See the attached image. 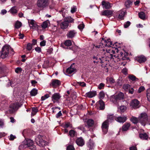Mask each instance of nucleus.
I'll return each mask as SVG.
<instances>
[{
  "instance_id": "1",
  "label": "nucleus",
  "mask_w": 150,
  "mask_h": 150,
  "mask_svg": "<svg viewBox=\"0 0 150 150\" xmlns=\"http://www.w3.org/2000/svg\"><path fill=\"white\" fill-rule=\"evenodd\" d=\"M147 115L145 112L142 113L139 117V120L136 117H132L131 119V121L134 124H137L138 122L141 123L142 125L144 126L147 121Z\"/></svg>"
},
{
  "instance_id": "2",
  "label": "nucleus",
  "mask_w": 150,
  "mask_h": 150,
  "mask_svg": "<svg viewBox=\"0 0 150 150\" xmlns=\"http://www.w3.org/2000/svg\"><path fill=\"white\" fill-rule=\"evenodd\" d=\"M28 147L31 150H35L36 146L33 144V141L29 139L25 138V140L19 146L20 149Z\"/></svg>"
},
{
  "instance_id": "3",
  "label": "nucleus",
  "mask_w": 150,
  "mask_h": 150,
  "mask_svg": "<svg viewBox=\"0 0 150 150\" xmlns=\"http://www.w3.org/2000/svg\"><path fill=\"white\" fill-rule=\"evenodd\" d=\"M9 50H10L9 52H11L12 55H13L14 54V51L13 49L11 48L9 49V46L8 45H5L3 47L0 52L1 58L2 59H4L7 57Z\"/></svg>"
},
{
  "instance_id": "4",
  "label": "nucleus",
  "mask_w": 150,
  "mask_h": 150,
  "mask_svg": "<svg viewBox=\"0 0 150 150\" xmlns=\"http://www.w3.org/2000/svg\"><path fill=\"white\" fill-rule=\"evenodd\" d=\"M124 97V94L122 92H120L117 95L112 96L110 100L113 103H115L118 102L119 101L123 100Z\"/></svg>"
},
{
  "instance_id": "5",
  "label": "nucleus",
  "mask_w": 150,
  "mask_h": 150,
  "mask_svg": "<svg viewBox=\"0 0 150 150\" xmlns=\"http://www.w3.org/2000/svg\"><path fill=\"white\" fill-rule=\"evenodd\" d=\"M37 4L38 7L44 9L48 6L49 1V0H38Z\"/></svg>"
},
{
  "instance_id": "6",
  "label": "nucleus",
  "mask_w": 150,
  "mask_h": 150,
  "mask_svg": "<svg viewBox=\"0 0 150 150\" xmlns=\"http://www.w3.org/2000/svg\"><path fill=\"white\" fill-rule=\"evenodd\" d=\"M35 141L37 144L40 146L44 147L46 144V142L42 139L40 135L38 136L35 139Z\"/></svg>"
},
{
  "instance_id": "7",
  "label": "nucleus",
  "mask_w": 150,
  "mask_h": 150,
  "mask_svg": "<svg viewBox=\"0 0 150 150\" xmlns=\"http://www.w3.org/2000/svg\"><path fill=\"white\" fill-rule=\"evenodd\" d=\"M31 29L35 30H38L40 26L38 25L35 21L33 20H31L28 21Z\"/></svg>"
},
{
  "instance_id": "8",
  "label": "nucleus",
  "mask_w": 150,
  "mask_h": 150,
  "mask_svg": "<svg viewBox=\"0 0 150 150\" xmlns=\"http://www.w3.org/2000/svg\"><path fill=\"white\" fill-rule=\"evenodd\" d=\"M109 123L108 120H106L102 123L101 126V128L103 134H106L108 132Z\"/></svg>"
},
{
  "instance_id": "9",
  "label": "nucleus",
  "mask_w": 150,
  "mask_h": 150,
  "mask_svg": "<svg viewBox=\"0 0 150 150\" xmlns=\"http://www.w3.org/2000/svg\"><path fill=\"white\" fill-rule=\"evenodd\" d=\"M22 105V104L19 102L12 103L10 106V108L12 110H10V111L13 112L15 110H17Z\"/></svg>"
},
{
  "instance_id": "10",
  "label": "nucleus",
  "mask_w": 150,
  "mask_h": 150,
  "mask_svg": "<svg viewBox=\"0 0 150 150\" xmlns=\"http://www.w3.org/2000/svg\"><path fill=\"white\" fill-rule=\"evenodd\" d=\"M115 53V51L113 50H107L106 53L105 52H104L103 54H106L105 56H106V57L111 59L113 57V55L112 54H114Z\"/></svg>"
},
{
  "instance_id": "11",
  "label": "nucleus",
  "mask_w": 150,
  "mask_h": 150,
  "mask_svg": "<svg viewBox=\"0 0 150 150\" xmlns=\"http://www.w3.org/2000/svg\"><path fill=\"white\" fill-rule=\"evenodd\" d=\"M103 8L105 9H109L112 7V5L109 2L105 1H103L102 2Z\"/></svg>"
},
{
  "instance_id": "12",
  "label": "nucleus",
  "mask_w": 150,
  "mask_h": 150,
  "mask_svg": "<svg viewBox=\"0 0 150 150\" xmlns=\"http://www.w3.org/2000/svg\"><path fill=\"white\" fill-rule=\"evenodd\" d=\"M51 81L50 85H52L53 88H56L60 86L61 84L60 81L58 79H52Z\"/></svg>"
},
{
  "instance_id": "13",
  "label": "nucleus",
  "mask_w": 150,
  "mask_h": 150,
  "mask_svg": "<svg viewBox=\"0 0 150 150\" xmlns=\"http://www.w3.org/2000/svg\"><path fill=\"white\" fill-rule=\"evenodd\" d=\"M77 32L74 30H71L68 31L66 35L68 38L69 39H72L75 36Z\"/></svg>"
},
{
  "instance_id": "14",
  "label": "nucleus",
  "mask_w": 150,
  "mask_h": 150,
  "mask_svg": "<svg viewBox=\"0 0 150 150\" xmlns=\"http://www.w3.org/2000/svg\"><path fill=\"white\" fill-rule=\"evenodd\" d=\"M139 102L136 99L132 100L130 103V106L134 108H138Z\"/></svg>"
},
{
  "instance_id": "15",
  "label": "nucleus",
  "mask_w": 150,
  "mask_h": 150,
  "mask_svg": "<svg viewBox=\"0 0 150 150\" xmlns=\"http://www.w3.org/2000/svg\"><path fill=\"white\" fill-rule=\"evenodd\" d=\"M105 46L108 47H111V46H114V45H115L117 47H118L117 45V42H115L114 43V44H113L112 43V42L110 41V40L107 39L106 40H105Z\"/></svg>"
},
{
  "instance_id": "16",
  "label": "nucleus",
  "mask_w": 150,
  "mask_h": 150,
  "mask_svg": "<svg viewBox=\"0 0 150 150\" xmlns=\"http://www.w3.org/2000/svg\"><path fill=\"white\" fill-rule=\"evenodd\" d=\"M112 14V11L110 10H106L101 12V15L110 17Z\"/></svg>"
},
{
  "instance_id": "17",
  "label": "nucleus",
  "mask_w": 150,
  "mask_h": 150,
  "mask_svg": "<svg viewBox=\"0 0 150 150\" xmlns=\"http://www.w3.org/2000/svg\"><path fill=\"white\" fill-rule=\"evenodd\" d=\"M115 119L118 122L123 123L126 121L127 119V117L125 116H119L118 117H115Z\"/></svg>"
},
{
  "instance_id": "18",
  "label": "nucleus",
  "mask_w": 150,
  "mask_h": 150,
  "mask_svg": "<svg viewBox=\"0 0 150 150\" xmlns=\"http://www.w3.org/2000/svg\"><path fill=\"white\" fill-rule=\"evenodd\" d=\"M135 59L140 63H144L146 60V58L143 55L137 57Z\"/></svg>"
},
{
  "instance_id": "19",
  "label": "nucleus",
  "mask_w": 150,
  "mask_h": 150,
  "mask_svg": "<svg viewBox=\"0 0 150 150\" xmlns=\"http://www.w3.org/2000/svg\"><path fill=\"white\" fill-rule=\"evenodd\" d=\"M96 105L97 106L100 105L99 108L100 110H104L105 108V105L104 102L102 100H100L97 102Z\"/></svg>"
},
{
  "instance_id": "20",
  "label": "nucleus",
  "mask_w": 150,
  "mask_h": 150,
  "mask_svg": "<svg viewBox=\"0 0 150 150\" xmlns=\"http://www.w3.org/2000/svg\"><path fill=\"white\" fill-rule=\"evenodd\" d=\"M97 94V92L96 91H91L86 94V97L89 98H92L95 96Z\"/></svg>"
},
{
  "instance_id": "21",
  "label": "nucleus",
  "mask_w": 150,
  "mask_h": 150,
  "mask_svg": "<svg viewBox=\"0 0 150 150\" xmlns=\"http://www.w3.org/2000/svg\"><path fill=\"white\" fill-rule=\"evenodd\" d=\"M76 142L77 144L79 146H82L84 144V141L82 137L78 138Z\"/></svg>"
},
{
  "instance_id": "22",
  "label": "nucleus",
  "mask_w": 150,
  "mask_h": 150,
  "mask_svg": "<svg viewBox=\"0 0 150 150\" xmlns=\"http://www.w3.org/2000/svg\"><path fill=\"white\" fill-rule=\"evenodd\" d=\"M72 43L70 40H67L65 41L64 43H62L61 44V47L64 48H66L65 46H70L71 45Z\"/></svg>"
},
{
  "instance_id": "23",
  "label": "nucleus",
  "mask_w": 150,
  "mask_h": 150,
  "mask_svg": "<svg viewBox=\"0 0 150 150\" xmlns=\"http://www.w3.org/2000/svg\"><path fill=\"white\" fill-rule=\"evenodd\" d=\"M74 63L72 64L67 69L66 72L67 74H71L76 70L75 68L72 67L73 65H74Z\"/></svg>"
},
{
  "instance_id": "24",
  "label": "nucleus",
  "mask_w": 150,
  "mask_h": 150,
  "mask_svg": "<svg viewBox=\"0 0 150 150\" xmlns=\"http://www.w3.org/2000/svg\"><path fill=\"white\" fill-rule=\"evenodd\" d=\"M69 25V23L64 20V21L62 22L60 24V28L62 29H65L68 27Z\"/></svg>"
},
{
  "instance_id": "25",
  "label": "nucleus",
  "mask_w": 150,
  "mask_h": 150,
  "mask_svg": "<svg viewBox=\"0 0 150 150\" xmlns=\"http://www.w3.org/2000/svg\"><path fill=\"white\" fill-rule=\"evenodd\" d=\"M61 97V96L60 95L59 93H54L52 96V100H58Z\"/></svg>"
},
{
  "instance_id": "26",
  "label": "nucleus",
  "mask_w": 150,
  "mask_h": 150,
  "mask_svg": "<svg viewBox=\"0 0 150 150\" xmlns=\"http://www.w3.org/2000/svg\"><path fill=\"white\" fill-rule=\"evenodd\" d=\"M130 125L129 123H125L122 126V131H127L130 127Z\"/></svg>"
},
{
  "instance_id": "27",
  "label": "nucleus",
  "mask_w": 150,
  "mask_h": 150,
  "mask_svg": "<svg viewBox=\"0 0 150 150\" xmlns=\"http://www.w3.org/2000/svg\"><path fill=\"white\" fill-rule=\"evenodd\" d=\"M132 1L130 0H127L125 2V5L126 8H128L130 7L132 4Z\"/></svg>"
},
{
  "instance_id": "28",
  "label": "nucleus",
  "mask_w": 150,
  "mask_h": 150,
  "mask_svg": "<svg viewBox=\"0 0 150 150\" xmlns=\"http://www.w3.org/2000/svg\"><path fill=\"white\" fill-rule=\"evenodd\" d=\"M139 137L142 139H147L148 138V135L144 133H140L139 134Z\"/></svg>"
},
{
  "instance_id": "29",
  "label": "nucleus",
  "mask_w": 150,
  "mask_h": 150,
  "mask_svg": "<svg viewBox=\"0 0 150 150\" xmlns=\"http://www.w3.org/2000/svg\"><path fill=\"white\" fill-rule=\"evenodd\" d=\"M86 123L88 127H92L94 124V121L91 119H88L86 122Z\"/></svg>"
},
{
  "instance_id": "30",
  "label": "nucleus",
  "mask_w": 150,
  "mask_h": 150,
  "mask_svg": "<svg viewBox=\"0 0 150 150\" xmlns=\"http://www.w3.org/2000/svg\"><path fill=\"white\" fill-rule=\"evenodd\" d=\"M32 112H31V116H34L38 111V109L37 107H32Z\"/></svg>"
},
{
  "instance_id": "31",
  "label": "nucleus",
  "mask_w": 150,
  "mask_h": 150,
  "mask_svg": "<svg viewBox=\"0 0 150 150\" xmlns=\"http://www.w3.org/2000/svg\"><path fill=\"white\" fill-rule=\"evenodd\" d=\"M69 135L71 137H73L76 136V132L74 130H71L69 131Z\"/></svg>"
},
{
  "instance_id": "32",
  "label": "nucleus",
  "mask_w": 150,
  "mask_h": 150,
  "mask_svg": "<svg viewBox=\"0 0 150 150\" xmlns=\"http://www.w3.org/2000/svg\"><path fill=\"white\" fill-rule=\"evenodd\" d=\"M87 146L90 149H92L94 146V143L90 139L89 140V142L87 143Z\"/></svg>"
},
{
  "instance_id": "33",
  "label": "nucleus",
  "mask_w": 150,
  "mask_h": 150,
  "mask_svg": "<svg viewBox=\"0 0 150 150\" xmlns=\"http://www.w3.org/2000/svg\"><path fill=\"white\" fill-rule=\"evenodd\" d=\"M104 58V57L102 56L101 58H98L96 56H93V59L95 60V61H100V63L101 64H102L104 62L103 61V60L102 59V58Z\"/></svg>"
},
{
  "instance_id": "34",
  "label": "nucleus",
  "mask_w": 150,
  "mask_h": 150,
  "mask_svg": "<svg viewBox=\"0 0 150 150\" xmlns=\"http://www.w3.org/2000/svg\"><path fill=\"white\" fill-rule=\"evenodd\" d=\"M38 93V90L34 88L30 92V94L31 96H35Z\"/></svg>"
},
{
  "instance_id": "35",
  "label": "nucleus",
  "mask_w": 150,
  "mask_h": 150,
  "mask_svg": "<svg viewBox=\"0 0 150 150\" xmlns=\"http://www.w3.org/2000/svg\"><path fill=\"white\" fill-rule=\"evenodd\" d=\"M139 17L142 19L144 20L145 19L146 15L143 12H141L138 14Z\"/></svg>"
},
{
  "instance_id": "36",
  "label": "nucleus",
  "mask_w": 150,
  "mask_h": 150,
  "mask_svg": "<svg viewBox=\"0 0 150 150\" xmlns=\"http://www.w3.org/2000/svg\"><path fill=\"white\" fill-rule=\"evenodd\" d=\"M65 21L67 22V23H72L74 22V19L71 18V17H69L66 18H65L64 19Z\"/></svg>"
},
{
  "instance_id": "37",
  "label": "nucleus",
  "mask_w": 150,
  "mask_h": 150,
  "mask_svg": "<svg viewBox=\"0 0 150 150\" xmlns=\"http://www.w3.org/2000/svg\"><path fill=\"white\" fill-rule=\"evenodd\" d=\"M50 23L48 21H46L43 23L41 25L42 27L44 29L46 28L48 25V23Z\"/></svg>"
},
{
  "instance_id": "38",
  "label": "nucleus",
  "mask_w": 150,
  "mask_h": 150,
  "mask_svg": "<svg viewBox=\"0 0 150 150\" xmlns=\"http://www.w3.org/2000/svg\"><path fill=\"white\" fill-rule=\"evenodd\" d=\"M107 83H110L111 84L115 82V79L112 77H108L106 79Z\"/></svg>"
},
{
  "instance_id": "39",
  "label": "nucleus",
  "mask_w": 150,
  "mask_h": 150,
  "mask_svg": "<svg viewBox=\"0 0 150 150\" xmlns=\"http://www.w3.org/2000/svg\"><path fill=\"white\" fill-rule=\"evenodd\" d=\"M72 124L70 122H67L65 123L63 126V128H67L68 127L72 128Z\"/></svg>"
},
{
  "instance_id": "40",
  "label": "nucleus",
  "mask_w": 150,
  "mask_h": 150,
  "mask_svg": "<svg viewBox=\"0 0 150 150\" xmlns=\"http://www.w3.org/2000/svg\"><path fill=\"white\" fill-rule=\"evenodd\" d=\"M125 12L122 11H121V12L119 14L118 18L120 19H123L125 15Z\"/></svg>"
},
{
  "instance_id": "41",
  "label": "nucleus",
  "mask_w": 150,
  "mask_h": 150,
  "mask_svg": "<svg viewBox=\"0 0 150 150\" xmlns=\"http://www.w3.org/2000/svg\"><path fill=\"white\" fill-rule=\"evenodd\" d=\"M21 25L22 23L21 22L18 21H17L15 24V27L16 28L18 29L21 26Z\"/></svg>"
},
{
  "instance_id": "42",
  "label": "nucleus",
  "mask_w": 150,
  "mask_h": 150,
  "mask_svg": "<svg viewBox=\"0 0 150 150\" xmlns=\"http://www.w3.org/2000/svg\"><path fill=\"white\" fill-rule=\"evenodd\" d=\"M131 86L128 84H125L123 86V88L126 91H128V90L130 89L131 88Z\"/></svg>"
},
{
  "instance_id": "43",
  "label": "nucleus",
  "mask_w": 150,
  "mask_h": 150,
  "mask_svg": "<svg viewBox=\"0 0 150 150\" xmlns=\"http://www.w3.org/2000/svg\"><path fill=\"white\" fill-rule=\"evenodd\" d=\"M10 11L12 14H13L17 13V11L15 8V7H13L11 8Z\"/></svg>"
},
{
  "instance_id": "44",
  "label": "nucleus",
  "mask_w": 150,
  "mask_h": 150,
  "mask_svg": "<svg viewBox=\"0 0 150 150\" xmlns=\"http://www.w3.org/2000/svg\"><path fill=\"white\" fill-rule=\"evenodd\" d=\"M107 118V120H108L109 122H112L113 120L114 119H115L114 116L112 115H109L108 117Z\"/></svg>"
},
{
  "instance_id": "45",
  "label": "nucleus",
  "mask_w": 150,
  "mask_h": 150,
  "mask_svg": "<svg viewBox=\"0 0 150 150\" xmlns=\"http://www.w3.org/2000/svg\"><path fill=\"white\" fill-rule=\"evenodd\" d=\"M99 98L100 100L103 99L105 95L103 91H102L100 92L99 94Z\"/></svg>"
},
{
  "instance_id": "46",
  "label": "nucleus",
  "mask_w": 150,
  "mask_h": 150,
  "mask_svg": "<svg viewBox=\"0 0 150 150\" xmlns=\"http://www.w3.org/2000/svg\"><path fill=\"white\" fill-rule=\"evenodd\" d=\"M128 77L130 80L134 81L136 80V79H138L136 77L133 75H130L128 76Z\"/></svg>"
},
{
  "instance_id": "47",
  "label": "nucleus",
  "mask_w": 150,
  "mask_h": 150,
  "mask_svg": "<svg viewBox=\"0 0 150 150\" xmlns=\"http://www.w3.org/2000/svg\"><path fill=\"white\" fill-rule=\"evenodd\" d=\"M67 150H75V149L73 145H69L67 146Z\"/></svg>"
},
{
  "instance_id": "48",
  "label": "nucleus",
  "mask_w": 150,
  "mask_h": 150,
  "mask_svg": "<svg viewBox=\"0 0 150 150\" xmlns=\"http://www.w3.org/2000/svg\"><path fill=\"white\" fill-rule=\"evenodd\" d=\"M131 23L129 21H127L125 23L124 25V27L125 28H128L131 24Z\"/></svg>"
},
{
  "instance_id": "49",
  "label": "nucleus",
  "mask_w": 150,
  "mask_h": 150,
  "mask_svg": "<svg viewBox=\"0 0 150 150\" xmlns=\"http://www.w3.org/2000/svg\"><path fill=\"white\" fill-rule=\"evenodd\" d=\"M33 47V45L30 43H28L27 45V49L29 51Z\"/></svg>"
},
{
  "instance_id": "50",
  "label": "nucleus",
  "mask_w": 150,
  "mask_h": 150,
  "mask_svg": "<svg viewBox=\"0 0 150 150\" xmlns=\"http://www.w3.org/2000/svg\"><path fill=\"white\" fill-rule=\"evenodd\" d=\"M77 84L82 87H84L86 86V84L84 82H77Z\"/></svg>"
},
{
  "instance_id": "51",
  "label": "nucleus",
  "mask_w": 150,
  "mask_h": 150,
  "mask_svg": "<svg viewBox=\"0 0 150 150\" xmlns=\"http://www.w3.org/2000/svg\"><path fill=\"white\" fill-rule=\"evenodd\" d=\"M126 107L124 106H121L120 107L119 109L122 112H124L126 110Z\"/></svg>"
},
{
  "instance_id": "52",
  "label": "nucleus",
  "mask_w": 150,
  "mask_h": 150,
  "mask_svg": "<svg viewBox=\"0 0 150 150\" xmlns=\"http://www.w3.org/2000/svg\"><path fill=\"white\" fill-rule=\"evenodd\" d=\"M49 97V94H46L44 95V96H42L41 97V99L42 100H44L48 98Z\"/></svg>"
},
{
  "instance_id": "53",
  "label": "nucleus",
  "mask_w": 150,
  "mask_h": 150,
  "mask_svg": "<svg viewBox=\"0 0 150 150\" xmlns=\"http://www.w3.org/2000/svg\"><path fill=\"white\" fill-rule=\"evenodd\" d=\"M22 71V69L21 67H17L15 69V72L17 74H18L19 72H21Z\"/></svg>"
},
{
  "instance_id": "54",
  "label": "nucleus",
  "mask_w": 150,
  "mask_h": 150,
  "mask_svg": "<svg viewBox=\"0 0 150 150\" xmlns=\"http://www.w3.org/2000/svg\"><path fill=\"white\" fill-rule=\"evenodd\" d=\"M116 84L118 86H121L122 85V80H120L119 79H118L117 80Z\"/></svg>"
},
{
  "instance_id": "55",
  "label": "nucleus",
  "mask_w": 150,
  "mask_h": 150,
  "mask_svg": "<svg viewBox=\"0 0 150 150\" xmlns=\"http://www.w3.org/2000/svg\"><path fill=\"white\" fill-rule=\"evenodd\" d=\"M105 84L103 83H100L98 86V88L99 89H101L103 88Z\"/></svg>"
},
{
  "instance_id": "56",
  "label": "nucleus",
  "mask_w": 150,
  "mask_h": 150,
  "mask_svg": "<svg viewBox=\"0 0 150 150\" xmlns=\"http://www.w3.org/2000/svg\"><path fill=\"white\" fill-rule=\"evenodd\" d=\"M84 26L85 25L83 24H80L78 26V28L79 29L81 30L84 28Z\"/></svg>"
},
{
  "instance_id": "57",
  "label": "nucleus",
  "mask_w": 150,
  "mask_h": 150,
  "mask_svg": "<svg viewBox=\"0 0 150 150\" xmlns=\"http://www.w3.org/2000/svg\"><path fill=\"white\" fill-rule=\"evenodd\" d=\"M76 7L74 6H73L71 8V12L72 13H75L76 11Z\"/></svg>"
},
{
  "instance_id": "58",
  "label": "nucleus",
  "mask_w": 150,
  "mask_h": 150,
  "mask_svg": "<svg viewBox=\"0 0 150 150\" xmlns=\"http://www.w3.org/2000/svg\"><path fill=\"white\" fill-rule=\"evenodd\" d=\"M62 112L61 111H60L56 115V117L57 118H58L60 116H62Z\"/></svg>"
},
{
  "instance_id": "59",
  "label": "nucleus",
  "mask_w": 150,
  "mask_h": 150,
  "mask_svg": "<svg viewBox=\"0 0 150 150\" xmlns=\"http://www.w3.org/2000/svg\"><path fill=\"white\" fill-rule=\"evenodd\" d=\"M35 50L38 53H40L41 52V49L40 47H37L35 49Z\"/></svg>"
},
{
  "instance_id": "60",
  "label": "nucleus",
  "mask_w": 150,
  "mask_h": 150,
  "mask_svg": "<svg viewBox=\"0 0 150 150\" xmlns=\"http://www.w3.org/2000/svg\"><path fill=\"white\" fill-rule=\"evenodd\" d=\"M145 90L144 87L143 86H141L140 87L138 90V92L140 93L142 91H144Z\"/></svg>"
},
{
  "instance_id": "61",
  "label": "nucleus",
  "mask_w": 150,
  "mask_h": 150,
  "mask_svg": "<svg viewBox=\"0 0 150 150\" xmlns=\"http://www.w3.org/2000/svg\"><path fill=\"white\" fill-rule=\"evenodd\" d=\"M146 96L148 100L150 102V91H147Z\"/></svg>"
},
{
  "instance_id": "62",
  "label": "nucleus",
  "mask_w": 150,
  "mask_h": 150,
  "mask_svg": "<svg viewBox=\"0 0 150 150\" xmlns=\"http://www.w3.org/2000/svg\"><path fill=\"white\" fill-rule=\"evenodd\" d=\"M127 55H128V53H125V54H124V56H123V57H122V59L123 60H124L126 59H128L129 58L127 57Z\"/></svg>"
},
{
  "instance_id": "63",
  "label": "nucleus",
  "mask_w": 150,
  "mask_h": 150,
  "mask_svg": "<svg viewBox=\"0 0 150 150\" xmlns=\"http://www.w3.org/2000/svg\"><path fill=\"white\" fill-rule=\"evenodd\" d=\"M46 41L45 40H43L40 43V45L41 47L45 46L46 45Z\"/></svg>"
},
{
  "instance_id": "64",
  "label": "nucleus",
  "mask_w": 150,
  "mask_h": 150,
  "mask_svg": "<svg viewBox=\"0 0 150 150\" xmlns=\"http://www.w3.org/2000/svg\"><path fill=\"white\" fill-rule=\"evenodd\" d=\"M16 138V137L14 135H13L12 134H11L10 136V138L9 139L10 140H13L14 139Z\"/></svg>"
}]
</instances>
